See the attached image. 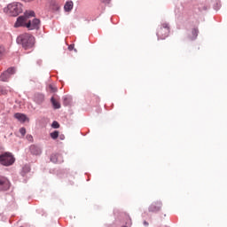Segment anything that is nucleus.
<instances>
[{"label": "nucleus", "mask_w": 227, "mask_h": 227, "mask_svg": "<svg viewBox=\"0 0 227 227\" xmlns=\"http://www.w3.org/2000/svg\"><path fill=\"white\" fill-rule=\"evenodd\" d=\"M39 98H40V99H41L40 102H43V95H39Z\"/></svg>", "instance_id": "27"}, {"label": "nucleus", "mask_w": 227, "mask_h": 227, "mask_svg": "<svg viewBox=\"0 0 227 227\" xmlns=\"http://www.w3.org/2000/svg\"><path fill=\"white\" fill-rule=\"evenodd\" d=\"M13 74H15V68H13V67L8 68L5 72H4L0 75V81L6 82V81H8V78L11 77L12 75H13Z\"/></svg>", "instance_id": "5"}, {"label": "nucleus", "mask_w": 227, "mask_h": 227, "mask_svg": "<svg viewBox=\"0 0 227 227\" xmlns=\"http://www.w3.org/2000/svg\"><path fill=\"white\" fill-rule=\"evenodd\" d=\"M102 1V3H110L111 2V0H101Z\"/></svg>", "instance_id": "28"}, {"label": "nucleus", "mask_w": 227, "mask_h": 227, "mask_svg": "<svg viewBox=\"0 0 227 227\" xmlns=\"http://www.w3.org/2000/svg\"><path fill=\"white\" fill-rule=\"evenodd\" d=\"M57 157H59V155L51 156V162H58V160H56Z\"/></svg>", "instance_id": "20"}, {"label": "nucleus", "mask_w": 227, "mask_h": 227, "mask_svg": "<svg viewBox=\"0 0 227 227\" xmlns=\"http://www.w3.org/2000/svg\"><path fill=\"white\" fill-rule=\"evenodd\" d=\"M51 100L54 109H59L61 107V104H59V102L54 98V97H52Z\"/></svg>", "instance_id": "14"}, {"label": "nucleus", "mask_w": 227, "mask_h": 227, "mask_svg": "<svg viewBox=\"0 0 227 227\" xmlns=\"http://www.w3.org/2000/svg\"><path fill=\"white\" fill-rule=\"evenodd\" d=\"M17 42L18 43L22 44V47L27 51V49H32V47H34L35 36L31 35V34H23L17 38Z\"/></svg>", "instance_id": "1"}, {"label": "nucleus", "mask_w": 227, "mask_h": 227, "mask_svg": "<svg viewBox=\"0 0 227 227\" xmlns=\"http://www.w3.org/2000/svg\"><path fill=\"white\" fill-rule=\"evenodd\" d=\"M20 134H21L22 137H25L26 136V128H20Z\"/></svg>", "instance_id": "19"}, {"label": "nucleus", "mask_w": 227, "mask_h": 227, "mask_svg": "<svg viewBox=\"0 0 227 227\" xmlns=\"http://www.w3.org/2000/svg\"><path fill=\"white\" fill-rule=\"evenodd\" d=\"M160 208H162V202L155 201L149 206L148 210L153 214H156V212H160Z\"/></svg>", "instance_id": "6"}, {"label": "nucleus", "mask_w": 227, "mask_h": 227, "mask_svg": "<svg viewBox=\"0 0 227 227\" xmlns=\"http://www.w3.org/2000/svg\"><path fill=\"white\" fill-rule=\"evenodd\" d=\"M51 139H58L59 137V131H53L50 134Z\"/></svg>", "instance_id": "15"}, {"label": "nucleus", "mask_w": 227, "mask_h": 227, "mask_svg": "<svg viewBox=\"0 0 227 227\" xmlns=\"http://www.w3.org/2000/svg\"><path fill=\"white\" fill-rule=\"evenodd\" d=\"M122 227H127V226H122Z\"/></svg>", "instance_id": "31"}, {"label": "nucleus", "mask_w": 227, "mask_h": 227, "mask_svg": "<svg viewBox=\"0 0 227 227\" xmlns=\"http://www.w3.org/2000/svg\"><path fill=\"white\" fill-rule=\"evenodd\" d=\"M68 49H69V51H74V44H70V45L68 46Z\"/></svg>", "instance_id": "25"}, {"label": "nucleus", "mask_w": 227, "mask_h": 227, "mask_svg": "<svg viewBox=\"0 0 227 227\" xmlns=\"http://www.w3.org/2000/svg\"><path fill=\"white\" fill-rule=\"evenodd\" d=\"M26 27L30 30L40 29V20L38 19H34L32 21H28L26 24Z\"/></svg>", "instance_id": "7"}, {"label": "nucleus", "mask_w": 227, "mask_h": 227, "mask_svg": "<svg viewBox=\"0 0 227 227\" xmlns=\"http://www.w3.org/2000/svg\"><path fill=\"white\" fill-rule=\"evenodd\" d=\"M30 153H32V155H41L42 148H40V146H38V145H31Z\"/></svg>", "instance_id": "11"}, {"label": "nucleus", "mask_w": 227, "mask_h": 227, "mask_svg": "<svg viewBox=\"0 0 227 227\" xmlns=\"http://www.w3.org/2000/svg\"><path fill=\"white\" fill-rule=\"evenodd\" d=\"M3 52H4V48L0 46V58L3 56Z\"/></svg>", "instance_id": "22"}, {"label": "nucleus", "mask_w": 227, "mask_h": 227, "mask_svg": "<svg viewBox=\"0 0 227 227\" xmlns=\"http://www.w3.org/2000/svg\"><path fill=\"white\" fill-rule=\"evenodd\" d=\"M169 24L162 23L157 30V36L159 40H166L169 36Z\"/></svg>", "instance_id": "3"}, {"label": "nucleus", "mask_w": 227, "mask_h": 227, "mask_svg": "<svg viewBox=\"0 0 227 227\" xmlns=\"http://www.w3.org/2000/svg\"><path fill=\"white\" fill-rule=\"evenodd\" d=\"M8 91H12V90H10L8 89Z\"/></svg>", "instance_id": "30"}, {"label": "nucleus", "mask_w": 227, "mask_h": 227, "mask_svg": "<svg viewBox=\"0 0 227 227\" xmlns=\"http://www.w3.org/2000/svg\"><path fill=\"white\" fill-rule=\"evenodd\" d=\"M26 20H27V19L25 16H20L17 19L14 27H21L22 26H26Z\"/></svg>", "instance_id": "9"}, {"label": "nucleus", "mask_w": 227, "mask_h": 227, "mask_svg": "<svg viewBox=\"0 0 227 227\" xmlns=\"http://www.w3.org/2000/svg\"><path fill=\"white\" fill-rule=\"evenodd\" d=\"M10 189V181L4 177H0V191H8Z\"/></svg>", "instance_id": "8"}, {"label": "nucleus", "mask_w": 227, "mask_h": 227, "mask_svg": "<svg viewBox=\"0 0 227 227\" xmlns=\"http://www.w3.org/2000/svg\"><path fill=\"white\" fill-rule=\"evenodd\" d=\"M5 13L11 17H17L22 13V4L19 2H14L7 5V8L4 9Z\"/></svg>", "instance_id": "2"}, {"label": "nucleus", "mask_w": 227, "mask_h": 227, "mask_svg": "<svg viewBox=\"0 0 227 227\" xmlns=\"http://www.w3.org/2000/svg\"><path fill=\"white\" fill-rule=\"evenodd\" d=\"M50 90H51V91H53V93L58 91V89L54 88L52 85H50Z\"/></svg>", "instance_id": "23"}, {"label": "nucleus", "mask_w": 227, "mask_h": 227, "mask_svg": "<svg viewBox=\"0 0 227 227\" xmlns=\"http://www.w3.org/2000/svg\"><path fill=\"white\" fill-rule=\"evenodd\" d=\"M15 162V157L11 153H4L0 155V164L2 166H12Z\"/></svg>", "instance_id": "4"}, {"label": "nucleus", "mask_w": 227, "mask_h": 227, "mask_svg": "<svg viewBox=\"0 0 227 227\" xmlns=\"http://www.w3.org/2000/svg\"><path fill=\"white\" fill-rule=\"evenodd\" d=\"M144 224H145V226H148V222L145 221Z\"/></svg>", "instance_id": "29"}, {"label": "nucleus", "mask_w": 227, "mask_h": 227, "mask_svg": "<svg viewBox=\"0 0 227 227\" xmlns=\"http://www.w3.org/2000/svg\"><path fill=\"white\" fill-rule=\"evenodd\" d=\"M59 139H61V141H63V139H65V135H60Z\"/></svg>", "instance_id": "26"}, {"label": "nucleus", "mask_w": 227, "mask_h": 227, "mask_svg": "<svg viewBox=\"0 0 227 227\" xmlns=\"http://www.w3.org/2000/svg\"><path fill=\"white\" fill-rule=\"evenodd\" d=\"M52 129H59V123L54 121L51 124Z\"/></svg>", "instance_id": "18"}, {"label": "nucleus", "mask_w": 227, "mask_h": 227, "mask_svg": "<svg viewBox=\"0 0 227 227\" xmlns=\"http://www.w3.org/2000/svg\"><path fill=\"white\" fill-rule=\"evenodd\" d=\"M74 8V2L68 1L66 3L64 9L66 12H71Z\"/></svg>", "instance_id": "12"}, {"label": "nucleus", "mask_w": 227, "mask_h": 227, "mask_svg": "<svg viewBox=\"0 0 227 227\" xmlns=\"http://www.w3.org/2000/svg\"><path fill=\"white\" fill-rule=\"evenodd\" d=\"M29 171H31V167H29V165H25L21 170L22 176H26Z\"/></svg>", "instance_id": "13"}, {"label": "nucleus", "mask_w": 227, "mask_h": 227, "mask_svg": "<svg viewBox=\"0 0 227 227\" xmlns=\"http://www.w3.org/2000/svg\"><path fill=\"white\" fill-rule=\"evenodd\" d=\"M26 19H29V17H35V12L29 11L25 13Z\"/></svg>", "instance_id": "17"}, {"label": "nucleus", "mask_w": 227, "mask_h": 227, "mask_svg": "<svg viewBox=\"0 0 227 227\" xmlns=\"http://www.w3.org/2000/svg\"><path fill=\"white\" fill-rule=\"evenodd\" d=\"M1 95H8V89L6 87L0 86Z\"/></svg>", "instance_id": "16"}, {"label": "nucleus", "mask_w": 227, "mask_h": 227, "mask_svg": "<svg viewBox=\"0 0 227 227\" xmlns=\"http://www.w3.org/2000/svg\"><path fill=\"white\" fill-rule=\"evenodd\" d=\"M192 33H193V35H195V36H198V29H193L192 30Z\"/></svg>", "instance_id": "24"}, {"label": "nucleus", "mask_w": 227, "mask_h": 227, "mask_svg": "<svg viewBox=\"0 0 227 227\" xmlns=\"http://www.w3.org/2000/svg\"><path fill=\"white\" fill-rule=\"evenodd\" d=\"M27 141H29L30 143H33V136H31V135H27Z\"/></svg>", "instance_id": "21"}, {"label": "nucleus", "mask_w": 227, "mask_h": 227, "mask_svg": "<svg viewBox=\"0 0 227 227\" xmlns=\"http://www.w3.org/2000/svg\"><path fill=\"white\" fill-rule=\"evenodd\" d=\"M14 118H16V120H18L19 121H21V123H24V121H29V119L27 118V116H26V114H20V113L15 114Z\"/></svg>", "instance_id": "10"}]
</instances>
